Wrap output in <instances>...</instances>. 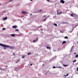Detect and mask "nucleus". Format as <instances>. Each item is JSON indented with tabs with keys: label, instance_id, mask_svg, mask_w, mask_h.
Here are the masks:
<instances>
[{
	"label": "nucleus",
	"instance_id": "obj_1",
	"mask_svg": "<svg viewBox=\"0 0 78 78\" xmlns=\"http://www.w3.org/2000/svg\"><path fill=\"white\" fill-rule=\"evenodd\" d=\"M0 46H2V47H7L8 48H10V49H14V47H12V46H8L7 45L3 44H1L0 43Z\"/></svg>",
	"mask_w": 78,
	"mask_h": 78
},
{
	"label": "nucleus",
	"instance_id": "obj_2",
	"mask_svg": "<svg viewBox=\"0 0 78 78\" xmlns=\"http://www.w3.org/2000/svg\"><path fill=\"white\" fill-rule=\"evenodd\" d=\"M60 3H62V4H64V3H65V1L63 0H60Z\"/></svg>",
	"mask_w": 78,
	"mask_h": 78
},
{
	"label": "nucleus",
	"instance_id": "obj_3",
	"mask_svg": "<svg viewBox=\"0 0 78 78\" xmlns=\"http://www.w3.org/2000/svg\"><path fill=\"white\" fill-rule=\"evenodd\" d=\"M12 28H18V27L17 25H15L13 26Z\"/></svg>",
	"mask_w": 78,
	"mask_h": 78
},
{
	"label": "nucleus",
	"instance_id": "obj_4",
	"mask_svg": "<svg viewBox=\"0 0 78 78\" xmlns=\"http://www.w3.org/2000/svg\"><path fill=\"white\" fill-rule=\"evenodd\" d=\"M22 14H26L27 13V12L26 11H23L22 12Z\"/></svg>",
	"mask_w": 78,
	"mask_h": 78
},
{
	"label": "nucleus",
	"instance_id": "obj_5",
	"mask_svg": "<svg viewBox=\"0 0 78 78\" xmlns=\"http://www.w3.org/2000/svg\"><path fill=\"white\" fill-rule=\"evenodd\" d=\"M10 36H12V37H14L15 36V34H11Z\"/></svg>",
	"mask_w": 78,
	"mask_h": 78
},
{
	"label": "nucleus",
	"instance_id": "obj_6",
	"mask_svg": "<svg viewBox=\"0 0 78 78\" xmlns=\"http://www.w3.org/2000/svg\"><path fill=\"white\" fill-rule=\"evenodd\" d=\"M7 19V17H5L3 19V20L4 21L5 20H6Z\"/></svg>",
	"mask_w": 78,
	"mask_h": 78
},
{
	"label": "nucleus",
	"instance_id": "obj_7",
	"mask_svg": "<svg viewBox=\"0 0 78 78\" xmlns=\"http://www.w3.org/2000/svg\"><path fill=\"white\" fill-rule=\"evenodd\" d=\"M38 40V38H36L35 40H34L33 41V42H36V41H37Z\"/></svg>",
	"mask_w": 78,
	"mask_h": 78
},
{
	"label": "nucleus",
	"instance_id": "obj_8",
	"mask_svg": "<svg viewBox=\"0 0 78 78\" xmlns=\"http://www.w3.org/2000/svg\"><path fill=\"white\" fill-rule=\"evenodd\" d=\"M70 16H71V17H74V14H71Z\"/></svg>",
	"mask_w": 78,
	"mask_h": 78
},
{
	"label": "nucleus",
	"instance_id": "obj_9",
	"mask_svg": "<svg viewBox=\"0 0 78 78\" xmlns=\"http://www.w3.org/2000/svg\"><path fill=\"white\" fill-rule=\"evenodd\" d=\"M66 42L64 41L62 43V44H66Z\"/></svg>",
	"mask_w": 78,
	"mask_h": 78
},
{
	"label": "nucleus",
	"instance_id": "obj_10",
	"mask_svg": "<svg viewBox=\"0 0 78 78\" xmlns=\"http://www.w3.org/2000/svg\"><path fill=\"white\" fill-rule=\"evenodd\" d=\"M54 26H55V27H57V24L55 23H54Z\"/></svg>",
	"mask_w": 78,
	"mask_h": 78
},
{
	"label": "nucleus",
	"instance_id": "obj_11",
	"mask_svg": "<svg viewBox=\"0 0 78 78\" xmlns=\"http://www.w3.org/2000/svg\"><path fill=\"white\" fill-rule=\"evenodd\" d=\"M41 27H42V26H41L38 27V28H41Z\"/></svg>",
	"mask_w": 78,
	"mask_h": 78
},
{
	"label": "nucleus",
	"instance_id": "obj_12",
	"mask_svg": "<svg viewBox=\"0 0 78 78\" xmlns=\"http://www.w3.org/2000/svg\"><path fill=\"white\" fill-rule=\"evenodd\" d=\"M65 39H68V37L66 36L65 37Z\"/></svg>",
	"mask_w": 78,
	"mask_h": 78
},
{
	"label": "nucleus",
	"instance_id": "obj_13",
	"mask_svg": "<svg viewBox=\"0 0 78 78\" xmlns=\"http://www.w3.org/2000/svg\"><path fill=\"white\" fill-rule=\"evenodd\" d=\"M27 55H31V53L30 52H29L27 53Z\"/></svg>",
	"mask_w": 78,
	"mask_h": 78
},
{
	"label": "nucleus",
	"instance_id": "obj_14",
	"mask_svg": "<svg viewBox=\"0 0 78 78\" xmlns=\"http://www.w3.org/2000/svg\"><path fill=\"white\" fill-rule=\"evenodd\" d=\"M38 11H39L40 12H42V10L41 9H40V10H39Z\"/></svg>",
	"mask_w": 78,
	"mask_h": 78
},
{
	"label": "nucleus",
	"instance_id": "obj_15",
	"mask_svg": "<svg viewBox=\"0 0 78 78\" xmlns=\"http://www.w3.org/2000/svg\"><path fill=\"white\" fill-rule=\"evenodd\" d=\"M63 66H64V67H67V65H63Z\"/></svg>",
	"mask_w": 78,
	"mask_h": 78
},
{
	"label": "nucleus",
	"instance_id": "obj_16",
	"mask_svg": "<svg viewBox=\"0 0 78 78\" xmlns=\"http://www.w3.org/2000/svg\"><path fill=\"white\" fill-rule=\"evenodd\" d=\"M62 14V12H60L58 13V14Z\"/></svg>",
	"mask_w": 78,
	"mask_h": 78
},
{
	"label": "nucleus",
	"instance_id": "obj_17",
	"mask_svg": "<svg viewBox=\"0 0 78 78\" xmlns=\"http://www.w3.org/2000/svg\"><path fill=\"white\" fill-rule=\"evenodd\" d=\"M78 55H76L75 56V58H78Z\"/></svg>",
	"mask_w": 78,
	"mask_h": 78
},
{
	"label": "nucleus",
	"instance_id": "obj_18",
	"mask_svg": "<svg viewBox=\"0 0 78 78\" xmlns=\"http://www.w3.org/2000/svg\"><path fill=\"white\" fill-rule=\"evenodd\" d=\"M46 48H48V49H50V48L49 47H46Z\"/></svg>",
	"mask_w": 78,
	"mask_h": 78
},
{
	"label": "nucleus",
	"instance_id": "obj_19",
	"mask_svg": "<svg viewBox=\"0 0 78 78\" xmlns=\"http://www.w3.org/2000/svg\"><path fill=\"white\" fill-rule=\"evenodd\" d=\"M55 68H58V67H55V66L53 67V69H55Z\"/></svg>",
	"mask_w": 78,
	"mask_h": 78
},
{
	"label": "nucleus",
	"instance_id": "obj_20",
	"mask_svg": "<svg viewBox=\"0 0 78 78\" xmlns=\"http://www.w3.org/2000/svg\"><path fill=\"white\" fill-rule=\"evenodd\" d=\"M78 24L77 25H76L75 26V27H74V28H76V27H77V26H78Z\"/></svg>",
	"mask_w": 78,
	"mask_h": 78
},
{
	"label": "nucleus",
	"instance_id": "obj_21",
	"mask_svg": "<svg viewBox=\"0 0 78 78\" xmlns=\"http://www.w3.org/2000/svg\"><path fill=\"white\" fill-rule=\"evenodd\" d=\"M15 31H19V30L18 29H16Z\"/></svg>",
	"mask_w": 78,
	"mask_h": 78
},
{
	"label": "nucleus",
	"instance_id": "obj_22",
	"mask_svg": "<svg viewBox=\"0 0 78 78\" xmlns=\"http://www.w3.org/2000/svg\"><path fill=\"white\" fill-rule=\"evenodd\" d=\"M76 60H74L73 62H76Z\"/></svg>",
	"mask_w": 78,
	"mask_h": 78
},
{
	"label": "nucleus",
	"instance_id": "obj_23",
	"mask_svg": "<svg viewBox=\"0 0 78 78\" xmlns=\"http://www.w3.org/2000/svg\"><path fill=\"white\" fill-rule=\"evenodd\" d=\"M47 19V17L44 20V22H45V20H46Z\"/></svg>",
	"mask_w": 78,
	"mask_h": 78
},
{
	"label": "nucleus",
	"instance_id": "obj_24",
	"mask_svg": "<svg viewBox=\"0 0 78 78\" xmlns=\"http://www.w3.org/2000/svg\"><path fill=\"white\" fill-rule=\"evenodd\" d=\"M69 73H68L67 74L66 76H68V75H69Z\"/></svg>",
	"mask_w": 78,
	"mask_h": 78
},
{
	"label": "nucleus",
	"instance_id": "obj_25",
	"mask_svg": "<svg viewBox=\"0 0 78 78\" xmlns=\"http://www.w3.org/2000/svg\"><path fill=\"white\" fill-rule=\"evenodd\" d=\"M5 28H3L2 30H5Z\"/></svg>",
	"mask_w": 78,
	"mask_h": 78
},
{
	"label": "nucleus",
	"instance_id": "obj_26",
	"mask_svg": "<svg viewBox=\"0 0 78 78\" xmlns=\"http://www.w3.org/2000/svg\"><path fill=\"white\" fill-rule=\"evenodd\" d=\"M22 58H25V56H23L22 57Z\"/></svg>",
	"mask_w": 78,
	"mask_h": 78
},
{
	"label": "nucleus",
	"instance_id": "obj_27",
	"mask_svg": "<svg viewBox=\"0 0 78 78\" xmlns=\"http://www.w3.org/2000/svg\"><path fill=\"white\" fill-rule=\"evenodd\" d=\"M4 49L5 50V49H6V48L5 47H4Z\"/></svg>",
	"mask_w": 78,
	"mask_h": 78
},
{
	"label": "nucleus",
	"instance_id": "obj_28",
	"mask_svg": "<svg viewBox=\"0 0 78 78\" xmlns=\"http://www.w3.org/2000/svg\"><path fill=\"white\" fill-rule=\"evenodd\" d=\"M18 61H19V60H18L16 62V63H17Z\"/></svg>",
	"mask_w": 78,
	"mask_h": 78
},
{
	"label": "nucleus",
	"instance_id": "obj_29",
	"mask_svg": "<svg viewBox=\"0 0 78 78\" xmlns=\"http://www.w3.org/2000/svg\"><path fill=\"white\" fill-rule=\"evenodd\" d=\"M47 1L48 2H50V0H47Z\"/></svg>",
	"mask_w": 78,
	"mask_h": 78
},
{
	"label": "nucleus",
	"instance_id": "obj_30",
	"mask_svg": "<svg viewBox=\"0 0 78 78\" xmlns=\"http://www.w3.org/2000/svg\"><path fill=\"white\" fill-rule=\"evenodd\" d=\"M30 16H32V13H31L30 14Z\"/></svg>",
	"mask_w": 78,
	"mask_h": 78
},
{
	"label": "nucleus",
	"instance_id": "obj_31",
	"mask_svg": "<svg viewBox=\"0 0 78 78\" xmlns=\"http://www.w3.org/2000/svg\"><path fill=\"white\" fill-rule=\"evenodd\" d=\"M13 55H14V56H15V53H13Z\"/></svg>",
	"mask_w": 78,
	"mask_h": 78
},
{
	"label": "nucleus",
	"instance_id": "obj_32",
	"mask_svg": "<svg viewBox=\"0 0 78 78\" xmlns=\"http://www.w3.org/2000/svg\"><path fill=\"white\" fill-rule=\"evenodd\" d=\"M74 55H76V53H74Z\"/></svg>",
	"mask_w": 78,
	"mask_h": 78
},
{
	"label": "nucleus",
	"instance_id": "obj_33",
	"mask_svg": "<svg viewBox=\"0 0 78 78\" xmlns=\"http://www.w3.org/2000/svg\"><path fill=\"white\" fill-rule=\"evenodd\" d=\"M46 17V16H44L43 17Z\"/></svg>",
	"mask_w": 78,
	"mask_h": 78
},
{
	"label": "nucleus",
	"instance_id": "obj_34",
	"mask_svg": "<svg viewBox=\"0 0 78 78\" xmlns=\"http://www.w3.org/2000/svg\"><path fill=\"white\" fill-rule=\"evenodd\" d=\"M73 48V47H72V48H71V51H72V48Z\"/></svg>",
	"mask_w": 78,
	"mask_h": 78
},
{
	"label": "nucleus",
	"instance_id": "obj_35",
	"mask_svg": "<svg viewBox=\"0 0 78 78\" xmlns=\"http://www.w3.org/2000/svg\"><path fill=\"white\" fill-rule=\"evenodd\" d=\"M32 65H33V64H30V66H32Z\"/></svg>",
	"mask_w": 78,
	"mask_h": 78
},
{
	"label": "nucleus",
	"instance_id": "obj_36",
	"mask_svg": "<svg viewBox=\"0 0 78 78\" xmlns=\"http://www.w3.org/2000/svg\"><path fill=\"white\" fill-rule=\"evenodd\" d=\"M30 1H33V0H30Z\"/></svg>",
	"mask_w": 78,
	"mask_h": 78
},
{
	"label": "nucleus",
	"instance_id": "obj_37",
	"mask_svg": "<svg viewBox=\"0 0 78 78\" xmlns=\"http://www.w3.org/2000/svg\"><path fill=\"white\" fill-rule=\"evenodd\" d=\"M6 67H8V66H6Z\"/></svg>",
	"mask_w": 78,
	"mask_h": 78
},
{
	"label": "nucleus",
	"instance_id": "obj_38",
	"mask_svg": "<svg viewBox=\"0 0 78 78\" xmlns=\"http://www.w3.org/2000/svg\"><path fill=\"white\" fill-rule=\"evenodd\" d=\"M58 67V68H60V67Z\"/></svg>",
	"mask_w": 78,
	"mask_h": 78
},
{
	"label": "nucleus",
	"instance_id": "obj_39",
	"mask_svg": "<svg viewBox=\"0 0 78 78\" xmlns=\"http://www.w3.org/2000/svg\"><path fill=\"white\" fill-rule=\"evenodd\" d=\"M44 64H43V66H44Z\"/></svg>",
	"mask_w": 78,
	"mask_h": 78
},
{
	"label": "nucleus",
	"instance_id": "obj_40",
	"mask_svg": "<svg viewBox=\"0 0 78 78\" xmlns=\"http://www.w3.org/2000/svg\"><path fill=\"white\" fill-rule=\"evenodd\" d=\"M45 75H47V74H45Z\"/></svg>",
	"mask_w": 78,
	"mask_h": 78
},
{
	"label": "nucleus",
	"instance_id": "obj_41",
	"mask_svg": "<svg viewBox=\"0 0 78 78\" xmlns=\"http://www.w3.org/2000/svg\"><path fill=\"white\" fill-rule=\"evenodd\" d=\"M12 0H11L10 1H12Z\"/></svg>",
	"mask_w": 78,
	"mask_h": 78
},
{
	"label": "nucleus",
	"instance_id": "obj_42",
	"mask_svg": "<svg viewBox=\"0 0 78 78\" xmlns=\"http://www.w3.org/2000/svg\"><path fill=\"white\" fill-rule=\"evenodd\" d=\"M0 5H1V4L0 3Z\"/></svg>",
	"mask_w": 78,
	"mask_h": 78
}]
</instances>
